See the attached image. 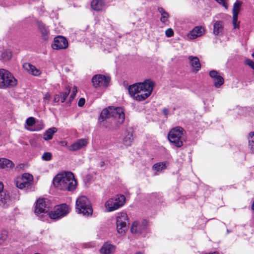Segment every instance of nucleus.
Listing matches in <instances>:
<instances>
[{
    "label": "nucleus",
    "instance_id": "nucleus-1",
    "mask_svg": "<svg viewBox=\"0 0 254 254\" xmlns=\"http://www.w3.org/2000/svg\"><path fill=\"white\" fill-rule=\"evenodd\" d=\"M154 87V83L150 80L143 82H139L128 87L129 94L138 101H142L147 99L151 94Z\"/></svg>",
    "mask_w": 254,
    "mask_h": 254
},
{
    "label": "nucleus",
    "instance_id": "nucleus-2",
    "mask_svg": "<svg viewBox=\"0 0 254 254\" xmlns=\"http://www.w3.org/2000/svg\"><path fill=\"white\" fill-rule=\"evenodd\" d=\"M53 184L59 189L72 191L76 188L77 182L73 174L68 172L56 175L53 180Z\"/></svg>",
    "mask_w": 254,
    "mask_h": 254
},
{
    "label": "nucleus",
    "instance_id": "nucleus-3",
    "mask_svg": "<svg viewBox=\"0 0 254 254\" xmlns=\"http://www.w3.org/2000/svg\"><path fill=\"white\" fill-rule=\"evenodd\" d=\"M111 117L117 120L119 124H123L125 120L123 109L121 107L114 108L111 106L105 108L101 112L99 120L103 122Z\"/></svg>",
    "mask_w": 254,
    "mask_h": 254
},
{
    "label": "nucleus",
    "instance_id": "nucleus-4",
    "mask_svg": "<svg viewBox=\"0 0 254 254\" xmlns=\"http://www.w3.org/2000/svg\"><path fill=\"white\" fill-rule=\"evenodd\" d=\"M76 209L78 213L86 216L91 215L93 213L91 204L88 198L85 196H81L76 199Z\"/></svg>",
    "mask_w": 254,
    "mask_h": 254
},
{
    "label": "nucleus",
    "instance_id": "nucleus-5",
    "mask_svg": "<svg viewBox=\"0 0 254 254\" xmlns=\"http://www.w3.org/2000/svg\"><path fill=\"white\" fill-rule=\"evenodd\" d=\"M184 129L180 127L172 128L168 135L169 141L176 147H181L183 146L184 141Z\"/></svg>",
    "mask_w": 254,
    "mask_h": 254
},
{
    "label": "nucleus",
    "instance_id": "nucleus-6",
    "mask_svg": "<svg viewBox=\"0 0 254 254\" xmlns=\"http://www.w3.org/2000/svg\"><path fill=\"white\" fill-rule=\"evenodd\" d=\"M126 197L124 195H118L109 199L105 204L109 212L115 211L122 206L125 203Z\"/></svg>",
    "mask_w": 254,
    "mask_h": 254
},
{
    "label": "nucleus",
    "instance_id": "nucleus-7",
    "mask_svg": "<svg viewBox=\"0 0 254 254\" xmlns=\"http://www.w3.org/2000/svg\"><path fill=\"white\" fill-rule=\"evenodd\" d=\"M1 77L2 80L4 85H2L0 89H6L7 88H11L16 85L17 81L15 77L9 72L8 70L1 68Z\"/></svg>",
    "mask_w": 254,
    "mask_h": 254
},
{
    "label": "nucleus",
    "instance_id": "nucleus-8",
    "mask_svg": "<svg viewBox=\"0 0 254 254\" xmlns=\"http://www.w3.org/2000/svg\"><path fill=\"white\" fill-rule=\"evenodd\" d=\"M51 208L49 201L45 198H39L37 200L35 213L39 217L47 213Z\"/></svg>",
    "mask_w": 254,
    "mask_h": 254
},
{
    "label": "nucleus",
    "instance_id": "nucleus-9",
    "mask_svg": "<svg viewBox=\"0 0 254 254\" xmlns=\"http://www.w3.org/2000/svg\"><path fill=\"white\" fill-rule=\"evenodd\" d=\"M128 218L127 214L125 212H121L117 217V230L118 233L123 235L127 230Z\"/></svg>",
    "mask_w": 254,
    "mask_h": 254
},
{
    "label": "nucleus",
    "instance_id": "nucleus-10",
    "mask_svg": "<svg viewBox=\"0 0 254 254\" xmlns=\"http://www.w3.org/2000/svg\"><path fill=\"white\" fill-rule=\"evenodd\" d=\"M69 212L68 206L66 204H62L57 206L53 211L49 212L47 214L53 219L61 218Z\"/></svg>",
    "mask_w": 254,
    "mask_h": 254
},
{
    "label": "nucleus",
    "instance_id": "nucleus-11",
    "mask_svg": "<svg viewBox=\"0 0 254 254\" xmlns=\"http://www.w3.org/2000/svg\"><path fill=\"white\" fill-rule=\"evenodd\" d=\"M33 180L32 175L24 173L20 178H17L14 181V183L17 188L20 189L28 188Z\"/></svg>",
    "mask_w": 254,
    "mask_h": 254
},
{
    "label": "nucleus",
    "instance_id": "nucleus-12",
    "mask_svg": "<svg viewBox=\"0 0 254 254\" xmlns=\"http://www.w3.org/2000/svg\"><path fill=\"white\" fill-rule=\"evenodd\" d=\"M93 86L95 88L107 87L110 81V78L102 74H97L92 78Z\"/></svg>",
    "mask_w": 254,
    "mask_h": 254
},
{
    "label": "nucleus",
    "instance_id": "nucleus-13",
    "mask_svg": "<svg viewBox=\"0 0 254 254\" xmlns=\"http://www.w3.org/2000/svg\"><path fill=\"white\" fill-rule=\"evenodd\" d=\"M68 43L67 39L63 36H58L54 38V43L52 48L54 50L65 49L68 47Z\"/></svg>",
    "mask_w": 254,
    "mask_h": 254
},
{
    "label": "nucleus",
    "instance_id": "nucleus-14",
    "mask_svg": "<svg viewBox=\"0 0 254 254\" xmlns=\"http://www.w3.org/2000/svg\"><path fill=\"white\" fill-rule=\"evenodd\" d=\"M147 221L144 220L141 222L134 221L132 224L130 228L131 232L135 235L141 234L146 229Z\"/></svg>",
    "mask_w": 254,
    "mask_h": 254
},
{
    "label": "nucleus",
    "instance_id": "nucleus-15",
    "mask_svg": "<svg viewBox=\"0 0 254 254\" xmlns=\"http://www.w3.org/2000/svg\"><path fill=\"white\" fill-rule=\"evenodd\" d=\"M12 203V200L9 193L6 191H2L0 192V206L6 208Z\"/></svg>",
    "mask_w": 254,
    "mask_h": 254
},
{
    "label": "nucleus",
    "instance_id": "nucleus-16",
    "mask_svg": "<svg viewBox=\"0 0 254 254\" xmlns=\"http://www.w3.org/2000/svg\"><path fill=\"white\" fill-rule=\"evenodd\" d=\"M242 2L239 0H237L233 5V24L234 28L236 30V28L238 26L237 24L238 15L240 11V7Z\"/></svg>",
    "mask_w": 254,
    "mask_h": 254
},
{
    "label": "nucleus",
    "instance_id": "nucleus-17",
    "mask_svg": "<svg viewBox=\"0 0 254 254\" xmlns=\"http://www.w3.org/2000/svg\"><path fill=\"white\" fill-rule=\"evenodd\" d=\"M23 68L29 74L35 76H38L41 75L42 72L41 70L36 68L34 65L30 63H26L23 64Z\"/></svg>",
    "mask_w": 254,
    "mask_h": 254
},
{
    "label": "nucleus",
    "instance_id": "nucleus-18",
    "mask_svg": "<svg viewBox=\"0 0 254 254\" xmlns=\"http://www.w3.org/2000/svg\"><path fill=\"white\" fill-rule=\"evenodd\" d=\"M87 143V139H80L69 146L68 149L72 151H76L85 147Z\"/></svg>",
    "mask_w": 254,
    "mask_h": 254
},
{
    "label": "nucleus",
    "instance_id": "nucleus-19",
    "mask_svg": "<svg viewBox=\"0 0 254 254\" xmlns=\"http://www.w3.org/2000/svg\"><path fill=\"white\" fill-rule=\"evenodd\" d=\"M116 246L109 243H105L100 250L102 254H112L115 252Z\"/></svg>",
    "mask_w": 254,
    "mask_h": 254
},
{
    "label": "nucleus",
    "instance_id": "nucleus-20",
    "mask_svg": "<svg viewBox=\"0 0 254 254\" xmlns=\"http://www.w3.org/2000/svg\"><path fill=\"white\" fill-rule=\"evenodd\" d=\"M194 72H197L201 67L199 60L197 57L189 56L188 58Z\"/></svg>",
    "mask_w": 254,
    "mask_h": 254
},
{
    "label": "nucleus",
    "instance_id": "nucleus-21",
    "mask_svg": "<svg viewBox=\"0 0 254 254\" xmlns=\"http://www.w3.org/2000/svg\"><path fill=\"white\" fill-rule=\"evenodd\" d=\"M14 166V163L10 160L2 158H0V168L1 169L12 168Z\"/></svg>",
    "mask_w": 254,
    "mask_h": 254
},
{
    "label": "nucleus",
    "instance_id": "nucleus-22",
    "mask_svg": "<svg viewBox=\"0 0 254 254\" xmlns=\"http://www.w3.org/2000/svg\"><path fill=\"white\" fill-rule=\"evenodd\" d=\"M58 129L53 127L48 129L43 134V137L45 140H51L53 138V134L56 133Z\"/></svg>",
    "mask_w": 254,
    "mask_h": 254
},
{
    "label": "nucleus",
    "instance_id": "nucleus-23",
    "mask_svg": "<svg viewBox=\"0 0 254 254\" xmlns=\"http://www.w3.org/2000/svg\"><path fill=\"white\" fill-rule=\"evenodd\" d=\"M91 5L94 10L99 11L103 8L104 3L102 0H92Z\"/></svg>",
    "mask_w": 254,
    "mask_h": 254
},
{
    "label": "nucleus",
    "instance_id": "nucleus-24",
    "mask_svg": "<svg viewBox=\"0 0 254 254\" xmlns=\"http://www.w3.org/2000/svg\"><path fill=\"white\" fill-rule=\"evenodd\" d=\"M158 11L161 14V17L160 20L161 22L165 23L168 21L169 17V14L165 11L163 8L159 7L158 8Z\"/></svg>",
    "mask_w": 254,
    "mask_h": 254
},
{
    "label": "nucleus",
    "instance_id": "nucleus-25",
    "mask_svg": "<svg viewBox=\"0 0 254 254\" xmlns=\"http://www.w3.org/2000/svg\"><path fill=\"white\" fill-rule=\"evenodd\" d=\"M133 140L132 134L131 133L127 132V134L123 139V142L125 145L129 146L131 145Z\"/></svg>",
    "mask_w": 254,
    "mask_h": 254
},
{
    "label": "nucleus",
    "instance_id": "nucleus-26",
    "mask_svg": "<svg viewBox=\"0 0 254 254\" xmlns=\"http://www.w3.org/2000/svg\"><path fill=\"white\" fill-rule=\"evenodd\" d=\"M153 169L158 172L166 169V163L164 162L157 163L153 166Z\"/></svg>",
    "mask_w": 254,
    "mask_h": 254
},
{
    "label": "nucleus",
    "instance_id": "nucleus-27",
    "mask_svg": "<svg viewBox=\"0 0 254 254\" xmlns=\"http://www.w3.org/2000/svg\"><path fill=\"white\" fill-rule=\"evenodd\" d=\"M213 83L215 87L219 88L223 84L224 79L220 75L213 79Z\"/></svg>",
    "mask_w": 254,
    "mask_h": 254
},
{
    "label": "nucleus",
    "instance_id": "nucleus-28",
    "mask_svg": "<svg viewBox=\"0 0 254 254\" xmlns=\"http://www.w3.org/2000/svg\"><path fill=\"white\" fill-rule=\"evenodd\" d=\"M12 57L11 52L9 50H4L1 53V57L4 60H9Z\"/></svg>",
    "mask_w": 254,
    "mask_h": 254
},
{
    "label": "nucleus",
    "instance_id": "nucleus-29",
    "mask_svg": "<svg viewBox=\"0 0 254 254\" xmlns=\"http://www.w3.org/2000/svg\"><path fill=\"white\" fill-rule=\"evenodd\" d=\"M223 23L221 21H217L214 24L213 32H219L223 30Z\"/></svg>",
    "mask_w": 254,
    "mask_h": 254
},
{
    "label": "nucleus",
    "instance_id": "nucleus-30",
    "mask_svg": "<svg viewBox=\"0 0 254 254\" xmlns=\"http://www.w3.org/2000/svg\"><path fill=\"white\" fill-rule=\"evenodd\" d=\"M249 146L251 149L254 150V132L249 133Z\"/></svg>",
    "mask_w": 254,
    "mask_h": 254
},
{
    "label": "nucleus",
    "instance_id": "nucleus-31",
    "mask_svg": "<svg viewBox=\"0 0 254 254\" xmlns=\"http://www.w3.org/2000/svg\"><path fill=\"white\" fill-rule=\"evenodd\" d=\"M8 232L4 230L1 231L0 237V245H2L6 240L7 238Z\"/></svg>",
    "mask_w": 254,
    "mask_h": 254
},
{
    "label": "nucleus",
    "instance_id": "nucleus-32",
    "mask_svg": "<svg viewBox=\"0 0 254 254\" xmlns=\"http://www.w3.org/2000/svg\"><path fill=\"white\" fill-rule=\"evenodd\" d=\"M70 89L69 88V87H67L66 88L65 91L62 93L61 101L62 103H64L67 97L68 96L69 93H70Z\"/></svg>",
    "mask_w": 254,
    "mask_h": 254
},
{
    "label": "nucleus",
    "instance_id": "nucleus-33",
    "mask_svg": "<svg viewBox=\"0 0 254 254\" xmlns=\"http://www.w3.org/2000/svg\"><path fill=\"white\" fill-rule=\"evenodd\" d=\"M203 33H188L187 34L188 38L190 39H194L198 37L201 36Z\"/></svg>",
    "mask_w": 254,
    "mask_h": 254
},
{
    "label": "nucleus",
    "instance_id": "nucleus-34",
    "mask_svg": "<svg viewBox=\"0 0 254 254\" xmlns=\"http://www.w3.org/2000/svg\"><path fill=\"white\" fill-rule=\"evenodd\" d=\"M52 154L51 152H44L42 156L43 160L48 161L52 159Z\"/></svg>",
    "mask_w": 254,
    "mask_h": 254
},
{
    "label": "nucleus",
    "instance_id": "nucleus-35",
    "mask_svg": "<svg viewBox=\"0 0 254 254\" xmlns=\"http://www.w3.org/2000/svg\"><path fill=\"white\" fill-rule=\"evenodd\" d=\"M37 24L38 29L40 31V32H45L47 30L45 24H43L42 22H37Z\"/></svg>",
    "mask_w": 254,
    "mask_h": 254
},
{
    "label": "nucleus",
    "instance_id": "nucleus-36",
    "mask_svg": "<svg viewBox=\"0 0 254 254\" xmlns=\"http://www.w3.org/2000/svg\"><path fill=\"white\" fill-rule=\"evenodd\" d=\"M35 123V119L33 117H29L26 121V124L29 127L32 126Z\"/></svg>",
    "mask_w": 254,
    "mask_h": 254
},
{
    "label": "nucleus",
    "instance_id": "nucleus-37",
    "mask_svg": "<svg viewBox=\"0 0 254 254\" xmlns=\"http://www.w3.org/2000/svg\"><path fill=\"white\" fill-rule=\"evenodd\" d=\"M204 31V27L201 25H199L194 27L191 30L190 32H202Z\"/></svg>",
    "mask_w": 254,
    "mask_h": 254
},
{
    "label": "nucleus",
    "instance_id": "nucleus-38",
    "mask_svg": "<svg viewBox=\"0 0 254 254\" xmlns=\"http://www.w3.org/2000/svg\"><path fill=\"white\" fill-rule=\"evenodd\" d=\"M77 92V88L76 86H74L73 88L72 93H71L69 97V101H72L75 97L76 93Z\"/></svg>",
    "mask_w": 254,
    "mask_h": 254
},
{
    "label": "nucleus",
    "instance_id": "nucleus-39",
    "mask_svg": "<svg viewBox=\"0 0 254 254\" xmlns=\"http://www.w3.org/2000/svg\"><path fill=\"white\" fill-rule=\"evenodd\" d=\"M209 75L212 78H213V79L216 77H217V76H220V75L218 74V73L217 72V71H216V70H211L209 72Z\"/></svg>",
    "mask_w": 254,
    "mask_h": 254
},
{
    "label": "nucleus",
    "instance_id": "nucleus-40",
    "mask_svg": "<svg viewBox=\"0 0 254 254\" xmlns=\"http://www.w3.org/2000/svg\"><path fill=\"white\" fill-rule=\"evenodd\" d=\"M162 112L166 118L170 114V110L169 109L165 108L162 110Z\"/></svg>",
    "mask_w": 254,
    "mask_h": 254
},
{
    "label": "nucleus",
    "instance_id": "nucleus-41",
    "mask_svg": "<svg viewBox=\"0 0 254 254\" xmlns=\"http://www.w3.org/2000/svg\"><path fill=\"white\" fill-rule=\"evenodd\" d=\"M219 4H222L226 9L227 8L226 0H215Z\"/></svg>",
    "mask_w": 254,
    "mask_h": 254
},
{
    "label": "nucleus",
    "instance_id": "nucleus-42",
    "mask_svg": "<svg viewBox=\"0 0 254 254\" xmlns=\"http://www.w3.org/2000/svg\"><path fill=\"white\" fill-rule=\"evenodd\" d=\"M85 103V100L83 98H80L78 102V105L79 107H82Z\"/></svg>",
    "mask_w": 254,
    "mask_h": 254
},
{
    "label": "nucleus",
    "instance_id": "nucleus-43",
    "mask_svg": "<svg viewBox=\"0 0 254 254\" xmlns=\"http://www.w3.org/2000/svg\"><path fill=\"white\" fill-rule=\"evenodd\" d=\"M48 33H42V38L44 41L48 40L49 38Z\"/></svg>",
    "mask_w": 254,
    "mask_h": 254
},
{
    "label": "nucleus",
    "instance_id": "nucleus-44",
    "mask_svg": "<svg viewBox=\"0 0 254 254\" xmlns=\"http://www.w3.org/2000/svg\"><path fill=\"white\" fill-rule=\"evenodd\" d=\"M1 72H1V69H0V78H1V76H2V75H1ZM3 82L2 80H1V79H0V87L2 85H4V84H3Z\"/></svg>",
    "mask_w": 254,
    "mask_h": 254
},
{
    "label": "nucleus",
    "instance_id": "nucleus-45",
    "mask_svg": "<svg viewBox=\"0 0 254 254\" xmlns=\"http://www.w3.org/2000/svg\"><path fill=\"white\" fill-rule=\"evenodd\" d=\"M174 33H165L166 36L167 37H171L173 36Z\"/></svg>",
    "mask_w": 254,
    "mask_h": 254
},
{
    "label": "nucleus",
    "instance_id": "nucleus-46",
    "mask_svg": "<svg viewBox=\"0 0 254 254\" xmlns=\"http://www.w3.org/2000/svg\"><path fill=\"white\" fill-rule=\"evenodd\" d=\"M60 100V96L59 95H56L54 98V101L55 102H58Z\"/></svg>",
    "mask_w": 254,
    "mask_h": 254
},
{
    "label": "nucleus",
    "instance_id": "nucleus-47",
    "mask_svg": "<svg viewBox=\"0 0 254 254\" xmlns=\"http://www.w3.org/2000/svg\"><path fill=\"white\" fill-rule=\"evenodd\" d=\"M3 190V185L1 182H0V192Z\"/></svg>",
    "mask_w": 254,
    "mask_h": 254
},
{
    "label": "nucleus",
    "instance_id": "nucleus-48",
    "mask_svg": "<svg viewBox=\"0 0 254 254\" xmlns=\"http://www.w3.org/2000/svg\"><path fill=\"white\" fill-rule=\"evenodd\" d=\"M165 32H173V30L171 28H168L165 31Z\"/></svg>",
    "mask_w": 254,
    "mask_h": 254
},
{
    "label": "nucleus",
    "instance_id": "nucleus-49",
    "mask_svg": "<svg viewBox=\"0 0 254 254\" xmlns=\"http://www.w3.org/2000/svg\"><path fill=\"white\" fill-rule=\"evenodd\" d=\"M135 254H144L143 252L140 251L137 252L135 253Z\"/></svg>",
    "mask_w": 254,
    "mask_h": 254
},
{
    "label": "nucleus",
    "instance_id": "nucleus-50",
    "mask_svg": "<svg viewBox=\"0 0 254 254\" xmlns=\"http://www.w3.org/2000/svg\"><path fill=\"white\" fill-rule=\"evenodd\" d=\"M252 56L254 58V52L252 54Z\"/></svg>",
    "mask_w": 254,
    "mask_h": 254
},
{
    "label": "nucleus",
    "instance_id": "nucleus-51",
    "mask_svg": "<svg viewBox=\"0 0 254 254\" xmlns=\"http://www.w3.org/2000/svg\"><path fill=\"white\" fill-rule=\"evenodd\" d=\"M222 33H220V34H222ZM219 34H220V33H219V32H218V33H217V34H216V35H219Z\"/></svg>",
    "mask_w": 254,
    "mask_h": 254
},
{
    "label": "nucleus",
    "instance_id": "nucleus-52",
    "mask_svg": "<svg viewBox=\"0 0 254 254\" xmlns=\"http://www.w3.org/2000/svg\"><path fill=\"white\" fill-rule=\"evenodd\" d=\"M45 98H47V99L49 98V97H46Z\"/></svg>",
    "mask_w": 254,
    "mask_h": 254
},
{
    "label": "nucleus",
    "instance_id": "nucleus-53",
    "mask_svg": "<svg viewBox=\"0 0 254 254\" xmlns=\"http://www.w3.org/2000/svg\"><path fill=\"white\" fill-rule=\"evenodd\" d=\"M34 254H39V253H35Z\"/></svg>",
    "mask_w": 254,
    "mask_h": 254
}]
</instances>
